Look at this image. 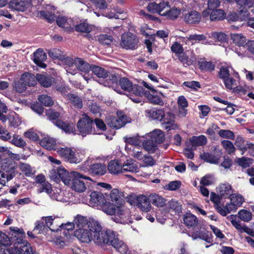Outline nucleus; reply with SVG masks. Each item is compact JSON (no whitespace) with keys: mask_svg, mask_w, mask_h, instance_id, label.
<instances>
[{"mask_svg":"<svg viewBox=\"0 0 254 254\" xmlns=\"http://www.w3.org/2000/svg\"><path fill=\"white\" fill-rule=\"evenodd\" d=\"M10 232L13 237L9 238L4 234L0 235V249L2 254H34L30 245L25 240L23 229L10 227Z\"/></svg>","mask_w":254,"mask_h":254,"instance_id":"1","label":"nucleus"},{"mask_svg":"<svg viewBox=\"0 0 254 254\" xmlns=\"http://www.w3.org/2000/svg\"><path fill=\"white\" fill-rule=\"evenodd\" d=\"M90 231L93 232L92 239L95 244L104 247L111 245L122 254H125L128 251L126 244L121 240L117 233L111 230H102L101 225L97 221L89 223Z\"/></svg>","mask_w":254,"mask_h":254,"instance_id":"2","label":"nucleus"},{"mask_svg":"<svg viewBox=\"0 0 254 254\" xmlns=\"http://www.w3.org/2000/svg\"><path fill=\"white\" fill-rule=\"evenodd\" d=\"M66 66L64 68L67 73L74 75L77 73V70L80 72L84 79L87 82L91 79L90 72L92 65L81 58L73 59L69 57L64 60Z\"/></svg>","mask_w":254,"mask_h":254,"instance_id":"3","label":"nucleus"},{"mask_svg":"<svg viewBox=\"0 0 254 254\" xmlns=\"http://www.w3.org/2000/svg\"><path fill=\"white\" fill-rule=\"evenodd\" d=\"M105 160L106 158L103 156L88 157L84 163L80 166V169L85 173L89 172L93 176H103L107 172L106 164L101 163H93V161Z\"/></svg>","mask_w":254,"mask_h":254,"instance_id":"4","label":"nucleus"},{"mask_svg":"<svg viewBox=\"0 0 254 254\" xmlns=\"http://www.w3.org/2000/svg\"><path fill=\"white\" fill-rule=\"evenodd\" d=\"M15 167L14 160L9 158L2 157L0 159V168L5 172L0 170V189L14 177L13 173Z\"/></svg>","mask_w":254,"mask_h":254,"instance_id":"5","label":"nucleus"},{"mask_svg":"<svg viewBox=\"0 0 254 254\" xmlns=\"http://www.w3.org/2000/svg\"><path fill=\"white\" fill-rule=\"evenodd\" d=\"M90 74H91V78L92 74H94L98 78L105 79L102 83L105 86H113L114 84L118 82V78L116 75L113 74L109 75L106 70L98 66L92 65Z\"/></svg>","mask_w":254,"mask_h":254,"instance_id":"6","label":"nucleus"},{"mask_svg":"<svg viewBox=\"0 0 254 254\" xmlns=\"http://www.w3.org/2000/svg\"><path fill=\"white\" fill-rule=\"evenodd\" d=\"M72 176L70 184L67 186H70L72 190L78 192H84L86 189L85 184L82 179L90 181L92 180L90 177L77 171H72Z\"/></svg>","mask_w":254,"mask_h":254,"instance_id":"7","label":"nucleus"},{"mask_svg":"<svg viewBox=\"0 0 254 254\" xmlns=\"http://www.w3.org/2000/svg\"><path fill=\"white\" fill-rule=\"evenodd\" d=\"M92 124V120L89 117L85 114L82 115L77 122V127L80 134L82 136L91 133L94 134H101L102 133L101 132L96 131L95 128L93 129Z\"/></svg>","mask_w":254,"mask_h":254,"instance_id":"8","label":"nucleus"},{"mask_svg":"<svg viewBox=\"0 0 254 254\" xmlns=\"http://www.w3.org/2000/svg\"><path fill=\"white\" fill-rule=\"evenodd\" d=\"M50 176L55 182H59L61 180L65 185H69L72 178V171L69 173L62 167L53 169L50 173Z\"/></svg>","mask_w":254,"mask_h":254,"instance_id":"9","label":"nucleus"},{"mask_svg":"<svg viewBox=\"0 0 254 254\" xmlns=\"http://www.w3.org/2000/svg\"><path fill=\"white\" fill-rule=\"evenodd\" d=\"M46 115L50 120L53 121V123L57 127L61 128L66 133H70L73 132V126L72 124L63 122L60 120H57V119L60 116L58 112H55L52 110H49L46 112Z\"/></svg>","mask_w":254,"mask_h":254,"instance_id":"10","label":"nucleus"},{"mask_svg":"<svg viewBox=\"0 0 254 254\" xmlns=\"http://www.w3.org/2000/svg\"><path fill=\"white\" fill-rule=\"evenodd\" d=\"M112 219L117 223L124 224L131 222L129 209L123 205L117 206V212Z\"/></svg>","mask_w":254,"mask_h":254,"instance_id":"11","label":"nucleus"},{"mask_svg":"<svg viewBox=\"0 0 254 254\" xmlns=\"http://www.w3.org/2000/svg\"><path fill=\"white\" fill-rule=\"evenodd\" d=\"M233 77H228L223 80L226 88L228 90H233V91L236 93L244 92V88L237 86V80H240V76L238 73L234 71L232 73Z\"/></svg>","mask_w":254,"mask_h":254,"instance_id":"12","label":"nucleus"},{"mask_svg":"<svg viewBox=\"0 0 254 254\" xmlns=\"http://www.w3.org/2000/svg\"><path fill=\"white\" fill-rule=\"evenodd\" d=\"M138 40L131 33H124L122 36L121 46L126 49L134 50L137 48Z\"/></svg>","mask_w":254,"mask_h":254,"instance_id":"13","label":"nucleus"},{"mask_svg":"<svg viewBox=\"0 0 254 254\" xmlns=\"http://www.w3.org/2000/svg\"><path fill=\"white\" fill-rule=\"evenodd\" d=\"M161 124L163 127L168 131L176 130L179 128V125L175 121V115L169 112L165 113L161 121Z\"/></svg>","mask_w":254,"mask_h":254,"instance_id":"14","label":"nucleus"},{"mask_svg":"<svg viewBox=\"0 0 254 254\" xmlns=\"http://www.w3.org/2000/svg\"><path fill=\"white\" fill-rule=\"evenodd\" d=\"M129 122V121L128 120L127 116L122 114L120 112L117 113V117H111L107 119L108 124L111 127L117 129L122 127Z\"/></svg>","mask_w":254,"mask_h":254,"instance_id":"15","label":"nucleus"},{"mask_svg":"<svg viewBox=\"0 0 254 254\" xmlns=\"http://www.w3.org/2000/svg\"><path fill=\"white\" fill-rule=\"evenodd\" d=\"M93 232L88 228L78 229L74 232V236L82 243H88L92 241Z\"/></svg>","mask_w":254,"mask_h":254,"instance_id":"16","label":"nucleus"},{"mask_svg":"<svg viewBox=\"0 0 254 254\" xmlns=\"http://www.w3.org/2000/svg\"><path fill=\"white\" fill-rule=\"evenodd\" d=\"M89 205L99 209L103 203L105 202V198L103 194L98 191L92 192L90 195Z\"/></svg>","mask_w":254,"mask_h":254,"instance_id":"17","label":"nucleus"},{"mask_svg":"<svg viewBox=\"0 0 254 254\" xmlns=\"http://www.w3.org/2000/svg\"><path fill=\"white\" fill-rule=\"evenodd\" d=\"M58 154L66 161L70 163H74V151L67 147H60L57 151Z\"/></svg>","mask_w":254,"mask_h":254,"instance_id":"18","label":"nucleus"},{"mask_svg":"<svg viewBox=\"0 0 254 254\" xmlns=\"http://www.w3.org/2000/svg\"><path fill=\"white\" fill-rule=\"evenodd\" d=\"M30 0H11L9 7L15 10L23 11L30 4Z\"/></svg>","mask_w":254,"mask_h":254,"instance_id":"19","label":"nucleus"},{"mask_svg":"<svg viewBox=\"0 0 254 254\" xmlns=\"http://www.w3.org/2000/svg\"><path fill=\"white\" fill-rule=\"evenodd\" d=\"M136 206L141 211L147 212L151 210V205L149 199V196L147 197L144 195L138 196V201Z\"/></svg>","mask_w":254,"mask_h":254,"instance_id":"20","label":"nucleus"},{"mask_svg":"<svg viewBox=\"0 0 254 254\" xmlns=\"http://www.w3.org/2000/svg\"><path fill=\"white\" fill-rule=\"evenodd\" d=\"M123 164H121L118 160L110 161L107 166V169L110 173L113 175H117L123 173Z\"/></svg>","mask_w":254,"mask_h":254,"instance_id":"21","label":"nucleus"},{"mask_svg":"<svg viewBox=\"0 0 254 254\" xmlns=\"http://www.w3.org/2000/svg\"><path fill=\"white\" fill-rule=\"evenodd\" d=\"M47 59V55L41 49H38L33 54V61L40 67L45 68L46 65L43 62Z\"/></svg>","mask_w":254,"mask_h":254,"instance_id":"22","label":"nucleus"},{"mask_svg":"<svg viewBox=\"0 0 254 254\" xmlns=\"http://www.w3.org/2000/svg\"><path fill=\"white\" fill-rule=\"evenodd\" d=\"M217 192L221 197L229 198L233 193V190L230 184L223 183L217 188Z\"/></svg>","mask_w":254,"mask_h":254,"instance_id":"23","label":"nucleus"},{"mask_svg":"<svg viewBox=\"0 0 254 254\" xmlns=\"http://www.w3.org/2000/svg\"><path fill=\"white\" fill-rule=\"evenodd\" d=\"M200 14L196 11L191 10L184 15L185 21L189 24L198 23L201 20Z\"/></svg>","mask_w":254,"mask_h":254,"instance_id":"24","label":"nucleus"},{"mask_svg":"<svg viewBox=\"0 0 254 254\" xmlns=\"http://www.w3.org/2000/svg\"><path fill=\"white\" fill-rule=\"evenodd\" d=\"M40 145L45 149L51 150H54L57 151L59 148L58 147V144L56 140L49 136L45 137L40 141Z\"/></svg>","mask_w":254,"mask_h":254,"instance_id":"25","label":"nucleus"},{"mask_svg":"<svg viewBox=\"0 0 254 254\" xmlns=\"http://www.w3.org/2000/svg\"><path fill=\"white\" fill-rule=\"evenodd\" d=\"M145 138H150L154 141L160 143H162L165 139L164 132L159 129H155L153 131L145 134Z\"/></svg>","mask_w":254,"mask_h":254,"instance_id":"26","label":"nucleus"},{"mask_svg":"<svg viewBox=\"0 0 254 254\" xmlns=\"http://www.w3.org/2000/svg\"><path fill=\"white\" fill-rule=\"evenodd\" d=\"M207 138L203 135L193 136L189 140V144L192 146V149H196L197 146H203L207 143Z\"/></svg>","mask_w":254,"mask_h":254,"instance_id":"27","label":"nucleus"},{"mask_svg":"<svg viewBox=\"0 0 254 254\" xmlns=\"http://www.w3.org/2000/svg\"><path fill=\"white\" fill-rule=\"evenodd\" d=\"M92 221H96L93 219L90 218L88 220L87 219L81 215H77L73 220V223L75 225L77 226L78 229L88 228L90 230L89 223Z\"/></svg>","mask_w":254,"mask_h":254,"instance_id":"28","label":"nucleus"},{"mask_svg":"<svg viewBox=\"0 0 254 254\" xmlns=\"http://www.w3.org/2000/svg\"><path fill=\"white\" fill-rule=\"evenodd\" d=\"M123 173L125 172L137 173L139 167L135 161L130 159L127 160L123 163Z\"/></svg>","mask_w":254,"mask_h":254,"instance_id":"29","label":"nucleus"},{"mask_svg":"<svg viewBox=\"0 0 254 254\" xmlns=\"http://www.w3.org/2000/svg\"><path fill=\"white\" fill-rule=\"evenodd\" d=\"M57 24L64 28L66 30H69L73 29L74 27L73 22L71 19L67 18L65 16H59L57 18Z\"/></svg>","mask_w":254,"mask_h":254,"instance_id":"30","label":"nucleus"},{"mask_svg":"<svg viewBox=\"0 0 254 254\" xmlns=\"http://www.w3.org/2000/svg\"><path fill=\"white\" fill-rule=\"evenodd\" d=\"M146 116L152 120H156L161 122L165 114L162 109H152L146 111Z\"/></svg>","mask_w":254,"mask_h":254,"instance_id":"31","label":"nucleus"},{"mask_svg":"<svg viewBox=\"0 0 254 254\" xmlns=\"http://www.w3.org/2000/svg\"><path fill=\"white\" fill-rule=\"evenodd\" d=\"M48 54L50 57L55 59H58L62 64L66 66V63L64 60L69 57H65L63 55V53L58 49H52L49 51Z\"/></svg>","mask_w":254,"mask_h":254,"instance_id":"32","label":"nucleus"},{"mask_svg":"<svg viewBox=\"0 0 254 254\" xmlns=\"http://www.w3.org/2000/svg\"><path fill=\"white\" fill-rule=\"evenodd\" d=\"M220 2L219 0H208V8L204 9L202 12V17L204 18H208L210 11L214 9H218L220 6Z\"/></svg>","mask_w":254,"mask_h":254,"instance_id":"33","label":"nucleus"},{"mask_svg":"<svg viewBox=\"0 0 254 254\" xmlns=\"http://www.w3.org/2000/svg\"><path fill=\"white\" fill-rule=\"evenodd\" d=\"M143 139L142 144L144 149L148 151L149 153H156L158 150L156 142L150 138Z\"/></svg>","mask_w":254,"mask_h":254,"instance_id":"34","label":"nucleus"},{"mask_svg":"<svg viewBox=\"0 0 254 254\" xmlns=\"http://www.w3.org/2000/svg\"><path fill=\"white\" fill-rule=\"evenodd\" d=\"M178 104L179 107V115L181 117H185L187 114V110L186 108L188 106L187 99L184 96L178 97Z\"/></svg>","mask_w":254,"mask_h":254,"instance_id":"35","label":"nucleus"},{"mask_svg":"<svg viewBox=\"0 0 254 254\" xmlns=\"http://www.w3.org/2000/svg\"><path fill=\"white\" fill-rule=\"evenodd\" d=\"M183 220L184 224L189 228L195 227L198 223L196 217L190 213H186L184 215Z\"/></svg>","mask_w":254,"mask_h":254,"instance_id":"36","label":"nucleus"},{"mask_svg":"<svg viewBox=\"0 0 254 254\" xmlns=\"http://www.w3.org/2000/svg\"><path fill=\"white\" fill-rule=\"evenodd\" d=\"M20 81L29 86H34L37 84L36 76H35L34 74L29 72L23 74L20 78Z\"/></svg>","mask_w":254,"mask_h":254,"instance_id":"37","label":"nucleus"},{"mask_svg":"<svg viewBox=\"0 0 254 254\" xmlns=\"http://www.w3.org/2000/svg\"><path fill=\"white\" fill-rule=\"evenodd\" d=\"M36 78L37 81H38L42 86L45 87L50 86L54 82L53 78L44 74H37Z\"/></svg>","mask_w":254,"mask_h":254,"instance_id":"38","label":"nucleus"},{"mask_svg":"<svg viewBox=\"0 0 254 254\" xmlns=\"http://www.w3.org/2000/svg\"><path fill=\"white\" fill-rule=\"evenodd\" d=\"M234 71L235 70L231 65L225 64L220 67L219 76L220 78L224 80L232 75V73H234Z\"/></svg>","mask_w":254,"mask_h":254,"instance_id":"39","label":"nucleus"},{"mask_svg":"<svg viewBox=\"0 0 254 254\" xmlns=\"http://www.w3.org/2000/svg\"><path fill=\"white\" fill-rule=\"evenodd\" d=\"M172 0H163L158 3V14L165 16L166 13L172 5Z\"/></svg>","mask_w":254,"mask_h":254,"instance_id":"40","label":"nucleus"},{"mask_svg":"<svg viewBox=\"0 0 254 254\" xmlns=\"http://www.w3.org/2000/svg\"><path fill=\"white\" fill-rule=\"evenodd\" d=\"M149 199L150 202L157 207H163L165 204L166 200L156 193L150 194L149 195Z\"/></svg>","mask_w":254,"mask_h":254,"instance_id":"41","label":"nucleus"},{"mask_svg":"<svg viewBox=\"0 0 254 254\" xmlns=\"http://www.w3.org/2000/svg\"><path fill=\"white\" fill-rule=\"evenodd\" d=\"M231 39L233 43L243 49H245V45L246 44V38L241 34L234 33L231 34Z\"/></svg>","mask_w":254,"mask_h":254,"instance_id":"42","label":"nucleus"},{"mask_svg":"<svg viewBox=\"0 0 254 254\" xmlns=\"http://www.w3.org/2000/svg\"><path fill=\"white\" fill-rule=\"evenodd\" d=\"M120 85L122 88L128 92L132 91L137 85H133L132 82L126 77L121 78Z\"/></svg>","mask_w":254,"mask_h":254,"instance_id":"43","label":"nucleus"},{"mask_svg":"<svg viewBox=\"0 0 254 254\" xmlns=\"http://www.w3.org/2000/svg\"><path fill=\"white\" fill-rule=\"evenodd\" d=\"M225 17V14L223 10L216 9L210 11L208 18L211 21H216L222 20Z\"/></svg>","mask_w":254,"mask_h":254,"instance_id":"44","label":"nucleus"},{"mask_svg":"<svg viewBox=\"0 0 254 254\" xmlns=\"http://www.w3.org/2000/svg\"><path fill=\"white\" fill-rule=\"evenodd\" d=\"M7 120L9 123V126L16 128L21 124V120L18 115L15 113L10 114L7 115Z\"/></svg>","mask_w":254,"mask_h":254,"instance_id":"45","label":"nucleus"},{"mask_svg":"<svg viewBox=\"0 0 254 254\" xmlns=\"http://www.w3.org/2000/svg\"><path fill=\"white\" fill-rule=\"evenodd\" d=\"M156 164V160L150 155H145L140 163V167H153Z\"/></svg>","mask_w":254,"mask_h":254,"instance_id":"46","label":"nucleus"},{"mask_svg":"<svg viewBox=\"0 0 254 254\" xmlns=\"http://www.w3.org/2000/svg\"><path fill=\"white\" fill-rule=\"evenodd\" d=\"M98 209L102 210L103 212L109 215H115L117 212V208L116 209L114 205L110 202H105L103 203Z\"/></svg>","mask_w":254,"mask_h":254,"instance_id":"47","label":"nucleus"},{"mask_svg":"<svg viewBox=\"0 0 254 254\" xmlns=\"http://www.w3.org/2000/svg\"><path fill=\"white\" fill-rule=\"evenodd\" d=\"M10 143L14 146L23 148L26 145V142L19 135L14 134L12 135L10 140L8 141Z\"/></svg>","mask_w":254,"mask_h":254,"instance_id":"48","label":"nucleus"},{"mask_svg":"<svg viewBox=\"0 0 254 254\" xmlns=\"http://www.w3.org/2000/svg\"><path fill=\"white\" fill-rule=\"evenodd\" d=\"M110 197L112 201L118 206L123 205V201L121 199V195L118 189H113L110 193Z\"/></svg>","mask_w":254,"mask_h":254,"instance_id":"49","label":"nucleus"},{"mask_svg":"<svg viewBox=\"0 0 254 254\" xmlns=\"http://www.w3.org/2000/svg\"><path fill=\"white\" fill-rule=\"evenodd\" d=\"M18 168L26 176H30L35 173L34 170L28 164L20 162Z\"/></svg>","mask_w":254,"mask_h":254,"instance_id":"50","label":"nucleus"},{"mask_svg":"<svg viewBox=\"0 0 254 254\" xmlns=\"http://www.w3.org/2000/svg\"><path fill=\"white\" fill-rule=\"evenodd\" d=\"M143 138H145V137L144 136L140 137L139 136L129 137L127 138L126 142L129 144L134 145V148H138V146H140V145L142 144Z\"/></svg>","mask_w":254,"mask_h":254,"instance_id":"51","label":"nucleus"},{"mask_svg":"<svg viewBox=\"0 0 254 254\" xmlns=\"http://www.w3.org/2000/svg\"><path fill=\"white\" fill-rule=\"evenodd\" d=\"M179 60L184 66L187 67L192 64L195 60V58L193 57L189 58L186 54L183 53L179 56Z\"/></svg>","mask_w":254,"mask_h":254,"instance_id":"52","label":"nucleus"},{"mask_svg":"<svg viewBox=\"0 0 254 254\" xmlns=\"http://www.w3.org/2000/svg\"><path fill=\"white\" fill-rule=\"evenodd\" d=\"M132 93L136 95V97L133 98L130 97V99L135 103H139L141 101V97L144 95V92L143 88L141 86H137L135 87L134 90L132 91Z\"/></svg>","mask_w":254,"mask_h":254,"instance_id":"53","label":"nucleus"},{"mask_svg":"<svg viewBox=\"0 0 254 254\" xmlns=\"http://www.w3.org/2000/svg\"><path fill=\"white\" fill-rule=\"evenodd\" d=\"M180 12V9L175 7H170L169 8L167 13H166L165 16L170 19L175 20L178 17Z\"/></svg>","mask_w":254,"mask_h":254,"instance_id":"54","label":"nucleus"},{"mask_svg":"<svg viewBox=\"0 0 254 254\" xmlns=\"http://www.w3.org/2000/svg\"><path fill=\"white\" fill-rule=\"evenodd\" d=\"M199 68L202 70L213 71L215 69V65L211 62L202 61L198 62Z\"/></svg>","mask_w":254,"mask_h":254,"instance_id":"55","label":"nucleus"},{"mask_svg":"<svg viewBox=\"0 0 254 254\" xmlns=\"http://www.w3.org/2000/svg\"><path fill=\"white\" fill-rule=\"evenodd\" d=\"M201 158L207 162L215 164L219 162V159L218 157L208 153H203L201 155Z\"/></svg>","mask_w":254,"mask_h":254,"instance_id":"56","label":"nucleus"},{"mask_svg":"<svg viewBox=\"0 0 254 254\" xmlns=\"http://www.w3.org/2000/svg\"><path fill=\"white\" fill-rule=\"evenodd\" d=\"M93 28L94 27L92 25H89L85 22L81 23L75 26L76 31L86 33L90 32Z\"/></svg>","mask_w":254,"mask_h":254,"instance_id":"57","label":"nucleus"},{"mask_svg":"<svg viewBox=\"0 0 254 254\" xmlns=\"http://www.w3.org/2000/svg\"><path fill=\"white\" fill-rule=\"evenodd\" d=\"M208 37L216 40L220 42L225 41L227 40V35L222 32H212L207 34Z\"/></svg>","mask_w":254,"mask_h":254,"instance_id":"58","label":"nucleus"},{"mask_svg":"<svg viewBox=\"0 0 254 254\" xmlns=\"http://www.w3.org/2000/svg\"><path fill=\"white\" fill-rule=\"evenodd\" d=\"M47 229L45 223V220H43V217L40 220L37 221L36 225L34 229V231L38 234L43 233L44 231Z\"/></svg>","mask_w":254,"mask_h":254,"instance_id":"59","label":"nucleus"},{"mask_svg":"<svg viewBox=\"0 0 254 254\" xmlns=\"http://www.w3.org/2000/svg\"><path fill=\"white\" fill-rule=\"evenodd\" d=\"M51 198L61 202H67L66 198L64 196V192L60 190H57L56 192L51 193L50 195Z\"/></svg>","mask_w":254,"mask_h":254,"instance_id":"60","label":"nucleus"},{"mask_svg":"<svg viewBox=\"0 0 254 254\" xmlns=\"http://www.w3.org/2000/svg\"><path fill=\"white\" fill-rule=\"evenodd\" d=\"M68 98L75 108L81 109L82 107V102L81 99L73 94L68 95Z\"/></svg>","mask_w":254,"mask_h":254,"instance_id":"61","label":"nucleus"},{"mask_svg":"<svg viewBox=\"0 0 254 254\" xmlns=\"http://www.w3.org/2000/svg\"><path fill=\"white\" fill-rule=\"evenodd\" d=\"M39 13L41 16L44 17L50 23H52L55 20L56 16L54 11L41 10L40 11Z\"/></svg>","mask_w":254,"mask_h":254,"instance_id":"62","label":"nucleus"},{"mask_svg":"<svg viewBox=\"0 0 254 254\" xmlns=\"http://www.w3.org/2000/svg\"><path fill=\"white\" fill-rule=\"evenodd\" d=\"M235 161L243 168H247L252 164L253 160L251 158L242 157L241 158H236Z\"/></svg>","mask_w":254,"mask_h":254,"instance_id":"63","label":"nucleus"},{"mask_svg":"<svg viewBox=\"0 0 254 254\" xmlns=\"http://www.w3.org/2000/svg\"><path fill=\"white\" fill-rule=\"evenodd\" d=\"M231 201L236 204L238 207L240 206L244 201V199L243 196L238 194H233L230 196Z\"/></svg>","mask_w":254,"mask_h":254,"instance_id":"64","label":"nucleus"}]
</instances>
